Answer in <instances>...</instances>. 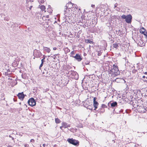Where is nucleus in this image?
<instances>
[{
	"mask_svg": "<svg viewBox=\"0 0 147 147\" xmlns=\"http://www.w3.org/2000/svg\"><path fill=\"white\" fill-rule=\"evenodd\" d=\"M110 73L112 74V76L115 77L120 74V71L118 69V67L115 65H113V68L110 70Z\"/></svg>",
	"mask_w": 147,
	"mask_h": 147,
	"instance_id": "f257e3e1",
	"label": "nucleus"
},
{
	"mask_svg": "<svg viewBox=\"0 0 147 147\" xmlns=\"http://www.w3.org/2000/svg\"><path fill=\"white\" fill-rule=\"evenodd\" d=\"M69 5H72V3L71 2H69L65 6L64 15L65 17H70V15H71V11H70V9L67 8L69 6Z\"/></svg>",
	"mask_w": 147,
	"mask_h": 147,
	"instance_id": "f03ea898",
	"label": "nucleus"
},
{
	"mask_svg": "<svg viewBox=\"0 0 147 147\" xmlns=\"http://www.w3.org/2000/svg\"><path fill=\"white\" fill-rule=\"evenodd\" d=\"M121 17L122 19H125V21L127 23L130 24L131 23L132 17L131 14H129L127 16L123 14Z\"/></svg>",
	"mask_w": 147,
	"mask_h": 147,
	"instance_id": "7ed1b4c3",
	"label": "nucleus"
},
{
	"mask_svg": "<svg viewBox=\"0 0 147 147\" xmlns=\"http://www.w3.org/2000/svg\"><path fill=\"white\" fill-rule=\"evenodd\" d=\"M33 55L35 57L39 58L42 56V54L40 51L35 49L34 51Z\"/></svg>",
	"mask_w": 147,
	"mask_h": 147,
	"instance_id": "20e7f679",
	"label": "nucleus"
},
{
	"mask_svg": "<svg viewBox=\"0 0 147 147\" xmlns=\"http://www.w3.org/2000/svg\"><path fill=\"white\" fill-rule=\"evenodd\" d=\"M28 102L29 105L32 107L35 105L36 104V101L33 98H30L28 100Z\"/></svg>",
	"mask_w": 147,
	"mask_h": 147,
	"instance_id": "39448f33",
	"label": "nucleus"
},
{
	"mask_svg": "<svg viewBox=\"0 0 147 147\" xmlns=\"http://www.w3.org/2000/svg\"><path fill=\"white\" fill-rule=\"evenodd\" d=\"M67 141L70 143L75 145H77L79 144L78 141L72 139H68L67 140Z\"/></svg>",
	"mask_w": 147,
	"mask_h": 147,
	"instance_id": "423d86ee",
	"label": "nucleus"
},
{
	"mask_svg": "<svg viewBox=\"0 0 147 147\" xmlns=\"http://www.w3.org/2000/svg\"><path fill=\"white\" fill-rule=\"evenodd\" d=\"M25 96H26V95H24L23 92L19 93L17 95V96L18 97V98L22 100H23Z\"/></svg>",
	"mask_w": 147,
	"mask_h": 147,
	"instance_id": "0eeeda50",
	"label": "nucleus"
},
{
	"mask_svg": "<svg viewBox=\"0 0 147 147\" xmlns=\"http://www.w3.org/2000/svg\"><path fill=\"white\" fill-rule=\"evenodd\" d=\"M74 6L71 8V12L72 13L74 14V13H76V10L78 8L77 7V6L76 5L73 4Z\"/></svg>",
	"mask_w": 147,
	"mask_h": 147,
	"instance_id": "6e6552de",
	"label": "nucleus"
},
{
	"mask_svg": "<svg viewBox=\"0 0 147 147\" xmlns=\"http://www.w3.org/2000/svg\"><path fill=\"white\" fill-rule=\"evenodd\" d=\"M74 58L78 61H81L82 59V57H81L80 55L78 54H76V55L74 56Z\"/></svg>",
	"mask_w": 147,
	"mask_h": 147,
	"instance_id": "1a4fd4ad",
	"label": "nucleus"
},
{
	"mask_svg": "<svg viewBox=\"0 0 147 147\" xmlns=\"http://www.w3.org/2000/svg\"><path fill=\"white\" fill-rule=\"evenodd\" d=\"M96 98L94 97L93 98V106L94 107V110H96V108H97V106L98 105V102L96 100Z\"/></svg>",
	"mask_w": 147,
	"mask_h": 147,
	"instance_id": "9d476101",
	"label": "nucleus"
},
{
	"mask_svg": "<svg viewBox=\"0 0 147 147\" xmlns=\"http://www.w3.org/2000/svg\"><path fill=\"white\" fill-rule=\"evenodd\" d=\"M124 81L123 79L121 78H117L113 80V82H119Z\"/></svg>",
	"mask_w": 147,
	"mask_h": 147,
	"instance_id": "9b49d317",
	"label": "nucleus"
},
{
	"mask_svg": "<svg viewBox=\"0 0 147 147\" xmlns=\"http://www.w3.org/2000/svg\"><path fill=\"white\" fill-rule=\"evenodd\" d=\"M111 106L112 107H115L117 106V103L116 102H113L112 103H111Z\"/></svg>",
	"mask_w": 147,
	"mask_h": 147,
	"instance_id": "f8f14e48",
	"label": "nucleus"
},
{
	"mask_svg": "<svg viewBox=\"0 0 147 147\" xmlns=\"http://www.w3.org/2000/svg\"><path fill=\"white\" fill-rule=\"evenodd\" d=\"M62 127L64 128H66L69 127V125H67V124L66 123L63 122L62 123Z\"/></svg>",
	"mask_w": 147,
	"mask_h": 147,
	"instance_id": "ddd939ff",
	"label": "nucleus"
},
{
	"mask_svg": "<svg viewBox=\"0 0 147 147\" xmlns=\"http://www.w3.org/2000/svg\"><path fill=\"white\" fill-rule=\"evenodd\" d=\"M44 50L45 51L48 53H49L50 51L51 50L49 48L47 47H44Z\"/></svg>",
	"mask_w": 147,
	"mask_h": 147,
	"instance_id": "4468645a",
	"label": "nucleus"
},
{
	"mask_svg": "<svg viewBox=\"0 0 147 147\" xmlns=\"http://www.w3.org/2000/svg\"><path fill=\"white\" fill-rule=\"evenodd\" d=\"M65 52L67 53L69 52L70 51V50L67 48L66 47L64 49Z\"/></svg>",
	"mask_w": 147,
	"mask_h": 147,
	"instance_id": "2eb2a0df",
	"label": "nucleus"
},
{
	"mask_svg": "<svg viewBox=\"0 0 147 147\" xmlns=\"http://www.w3.org/2000/svg\"><path fill=\"white\" fill-rule=\"evenodd\" d=\"M40 8L42 11H44L45 9V6L43 5H41L40 7Z\"/></svg>",
	"mask_w": 147,
	"mask_h": 147,
	"instance_id": "dca6fc26",
	"label": "nucleus"
},
{
	"mask_svg": "<svg viewBox=\"0 0 147 147\" xmlns=\"http://www.w3.org/2000/svg\"><path fill=\"white\" fill-rule=\"evenodd\" d=\"M55 121L57 123H59L61 122V121L58 118L55 119Z\"/></svg>",
	"mask_w": 147,
	"mask_h": 147,
	"instance_id": "f3484780",
	"label": "nucleus"
},
{
	"mask_svg": "<svg viewBox=\"0 0 147 147\" xmlns=\"http://www.w3.org/2000/svg\"><path fill=\"white\" fill-rule=\"evenodd\" d=\"M74 51H71L70 53V57L74 58Z\"/></svg>",
	"mask_w": 147,
	"mask_h": 147,
	"instance_id": "a211bd4d",
	"label": "nucleus"
},
{
	"mask_svg": "<svg viewBox=\"0 0 147 147\" xmlns=\"http://www.w3.org/2000/svg\"><path fill=\"white\" fill-rule=\"evenodd\" d=\"M113 47L117 48L118 47V45L117 43H115L113 44Z\"/></svg>",
	"mask_w": 147,
	"mask_h": 147,
	"instance_id": "6ab92c4d",
	"label": "nucleus"
},
{
	"mask_svg": "<svg viewBox=\"0 0 147 147\" xmlns=\"http://www.w3.org/2000/svg\"><path fill=\"white\" fill-rule=\"evenodd\" d=\"M143 31H146V30L143 28H142L140 29V32H141V33L143 32Z\"/></svg>",
	"mask_w": 147,
	"mask_h": 147,
	"instance_id": "aec40b11",
	"label": "nucleus"
},
{
	"mask_svg": "<svg viewBox=\"0 0 147 147\" xmlns=\"http://www.w3.org/2000/svg\"><path fill=\"white\" fill-rule=\"evenodd\" d=\"M142 34H144L145 36L146 37H147V33L146 32V31H143V32H142L141 33Z\"/></svg>",
	"mask_w": 147,
	"mask_h": 147,
	"instance_id": "412c9836",
	"label": "nucleus"
},
{
	"mask_svg": "<svg viewBox=\"0 0 147 147\" xmlns=\"http://www.w3.org/2000/svg\"><path fill=\"white\" fill-rule=\"evenodd\" d=\"M142 110L141 111V113H144L146 112V110L145 108H142Z\"/></svg>",
	"mask_w": 147,
	"mask_h": 147,
	"instance_id": "4be33fe9",
	"label": "nucleus"
},
{
	"mask_svg": "<svg viewBox=\"0 0 147 147\" xmlns=\"http://www.w3.org/2000/svg\"><path fill=\"white\" fill-rule=\"evenodd\" d=\"M73 4H74L72 3V5H69V7H68L67 8L69 9H71V8L70 7H73L74 6Z\"/></svg>",
	"mask_w": 147,
	"mask_h": 147,
	"instance_id": "5701e85b",
	"label": "nucleus"
},
{
	"mask_svg": "<svg viewBox=\"0 0 147 147\" xmlns=\"http://www.w3.org/2000/svg\"><path fill=\"white\" fill-rule=\"evenodd\" d=\"M35 141L33 139H32L30 140V142L31 143V144L33 143Z\"/></svg>",
	"mask_w": 147,
	"mask_h": 147,
	"instance_id": "b1692460",
	"label": "nucleus"
},
{
	"mask_svg": "<svg viewBox=\"0 0 147 147\" xmlns=\"http://www.w3.org/2000/svg\"><path fill=\"white\" fill-rule=\"evenodd\" d=\"M101 107L102 108H105V107H107V106L105 105L104 104H102V107Z\"/></svg>",
	"mask_w": 147,
	"mask_h": 147,
	"instance_id": "393cba45",
	"label": "nucleus"
},
{
	"mask_svg": "<svg viewBox=\"0 0 147 147\" xmlns=\"http://www.w3.org/2000/svg\"><path fill=\"white\" fill-rule=\"evenodd\" d=\"M43 17L45 18H49V15H46L45 16H44Z\"/></svg>",
	"mask_w": 147,
	"mask_h": 147,
	"instance_id": "a878e982",
	"label": "nucleus"
},
{
	"mask_svg": "<svg viewBox=\"0 0 147 147\" xmlns=\"http://www.w3.org/2000/svg\"><path fill=\"white\" fill-rule=\"evenodd\" d=\"M43 64V63H41L40 64V66H39V69H40V67H42V66Z\"/></svg>",
	"mask_w": 147,
	"mask_h": 147,
	"instance_id": "bb28decb",
	"label": "nucleus"
},
{
	"mask_svg": "<svg viewBox=\"0 0 147 147\" xmlns=\"http://www.w3.org/2000/svg\"><path fill=\"white\" fill-rule=\"evenodd\" d=\"M45 73H46L47 74L48 73L47 72V71L45 69V71L44 72H43V74H44Z\"/></svg>",
	"mask_w": 147,
	"mask_h": 147,
	"instance_id": "cd10ccee",
	"label": "nucleus"
},
{
	"mask_svg": "<svg viewBox=\"0 0 147 147\" xmlns=\"http://www.w3.org/2000/svg\"><path fill=\"white\" fill-rule=\"evenodd\" d=\"M101 52H98V56H100L101 55Z\"/></svg>",
	"mask_w": 147,
	"mask_h": 147,
	"instance_id": "c85d7f7f",
	"label": "nucleus"
},
{
	"mask_svg": "<svg viewBox=\"0 0 147 147\" xmlns=\"http://www.w3.org/2000/svg\"><path fill=\"white\" fill-rule=\"evenodd\" d=\"M44 60L45 59H41V63H43L45 62V61Z\"/></svg>",
	"mask_w": 147,
	"mask_h": 147,
	"instance_id": "c756f323",
	"label": "nucleus"
},
{
	"mask_svg": "<svg viewBox=\"0 0 147 147\" xmlns=\"http://www.w3.org/2000/svg\"><path fill=\"white\" fill-rule=\"evenodd\" d=\"M142 78L143 79H145L146 78L147 79V76H142Z\"/></svg>",
	"mask_w": 147,
	"mask_h": 147,
	"instance_id": "7c9ffc66",
	"label": "nucleus"
},
{
	"mask_svg": "<svg viewBox=\"0 0 147 147\" xmlns=\"http://www.w3.org/2000/svg\"><path fill=\"white\" fill-rule=\"evenodd\" d=\"M24 146L25 147H28L29 146V145L27 144H25Z\"/></svg>",
	"mask_w": 147,
	"mask_h": 147,
	"instance_id": "2f4dec72",
	"label": "nucleus"
},
{
	"mask_svg": "<svg viewBox=\"0 0 147 147\" xmlns=\"http://www.w3.org/2000/svg\"><path fill=\"white\" fill-rule=\"evenodd\" d=\"M117 3H116L115 5H114V8H115V7H117Z\"/></svg>",
	"mask_w": 147,
	"mask_h": 147,
	"instance_id": "473e14b6",
	"label": "nucleus"
},
{
	"mask_svg": "<svg viewBox=\"0 0 147 147\" xmlns=\"http://www.w3.org/2000/svg\"><path fill=\"white\" fill-rule=\"evenodd\" d=\"M89 62H88V61H87V62H86V63H85V64H86V65L88 64H89Z\"/></svg>",
	"mask_w": 147,
	"mask_h": 147,
	"instance_id": "72a5a7b5",
	"label": "nucleus"
},
{
	"mask_svg": "<svg viewBox=\"0 0 147 147\" xmlns=\"http://www.w3.org/2000/svg\"><path fill=\"white\" fill-rule=\"evenodd\" d=\"M57 48L56 47H54L53 48V49L54 50H55L57 49Z\"/></svg>",
	"mask_w": 147,
	"mask_h": 147,
	"instance_id": "f704fd0d",
	"label": "nucleus"
},
{
	"mask_svg": "<svg viewBox=\"0 0 147 147\" xmlns=\"http://www.w3.org/2000/svg\"><path fill=\"white\" fill-rule=\"evenodd\" d=\"M32 7V6H31L29 7V9L30 10H31V8Z\"/></svg>",
	"mask_w": 147,
	"mask_h": 147,
	"instance_id": "c9c22d12",
	"label": "nucleus"
},
{
	"mask_svg": "<svg viewBox=\"0 0 147 147\" xmlns=\"http://www.w3.org/2000/svg\"><path fill=\"white\" fill-rule=\"evenodd\" d=\"M43 58L42 59H45V55H44L43 56Z\"/></svg>",
	"mask_w": 147,
	"mask_h": 147,
	"instance_id": "e433bc0d",
	"label": "nucleus"
},
{
	"mask_svg": "<svg viewBox=\"0 0 147 147\" xmlns=\"http://www.w3.org/2000/svg\"><path fill=\"white\" fill-rule=\"evenodd\" d=\"M143 81L144 82H147V80H146L144 79Z\"/></svg>",
	"mask_w": 147,
	"mask_h": 147,
	"instance_id": "4c0bfd02",
	"label": "nucleus"
},
{
	"mask_svg": "<svg viewBox=\"0 0 147 147\" xmlns=\"http://www.w3.org/2000/svg\"><path fill=\"white\" fill-rule=\"evenodd\" d=\"M62 127V126H61L60 127V128L61 129H62V127Z\"/></svg>",
	"mask_w": 147,
	"mask_h": 147,
	"instance_id": "58836bf2",
	"label": "nucleus"
},
{
	"mask_svg": "<svg viewBox=\"0 0 147 147\" xmlns=\"http://www.w3.org/2000/svg\"><path fill=\"white\" fill-rule=\"evenodd\" d=\"M9 137L11 138H12V140H13L14 138H13L12 137L10 136H9Z\"/></svg>",
	"mask_w": 147,
	"mask_h": 147,
	"instance_id": "ea45409f",
	"label": "nucleus"
},
{
	"mask_svg": "<svg viewBox=\"0 0 147 147\" xmlns=\"http://www.w3.org/2000/svg\"><path fill=\"white\" fill-rule=\"evenodd\" d=\"M88 42L89 43H90V42H91L90 40H88Z\"/></svg>",
	"mask_w": 147,
	"mask_h": 147,
	"instance_id": "a19ab883",
	"label": "nucleus"
},
{
	"mask_svg": "<svg viewBox=\"0 0 147 147\" xmlns=\"http://www.w3.org/2000/svg\"><path fill=\"white\" fill-rule=\"evenodd\" d=\"M94 6V5H92V7H93Z\"/></svg>",
	"mask_w": 147,
	"mask_h": 147,
	"instance_id": "79ce46f5",
	"label": "nucleus"
},
{
	"mask_svg": "<svg viewBox=\"0 0 147 147\" xmlns=\"http://www.w3.org/2000/svg\"><path fill=\"white\" fill-rule=\"evenodd\" d=\"M112 141L113 142V143H115V140H113Z\"/></svg>",
	"mask_w": 147,
	"mask_h": 147,
	"instance_id": "37998d69",
	"label": "nucleus"
},
{
	"mask_svg": "<svg viewBox=\"0 0 147 147\" xmlns=\"http://www.w3.org/2000/svg\"><path fill=\"white\" fill-rule=\"evenodd\" d=\"M88 109L90 110H92V108L91 109L90 107L88 108Z\"/></svg>",
	"mask_w": 147,
	"mask_h": 147,
	"instance_id": "c03bdc74",
	"label": "nucleus"
},
{
	"mask_svg": "<svg viewBox=\"0 0 147 147\" xmlns=\"http://www.w3.org/2000/svg\"><path fill=\"white\" fill-rule=\"evenodd\" d=\"M7 147H12L11 146H9Z\"/></svg>",
	"mask_w": 147,
	"mask_h": 147,
	"instance_id": "a18cd8bd",
	"label": "nucleus"
},
{
	"mask_svg": "<svg viewBox=\"0 0 147 147\" xmlns=\"http://www.w3.org/2000/svg\"><path fill=\"white\" fill-rule=\"evenodd\" d=\"M56 55H57V54H55V55H54V56H56Z\"/></svg>",
	"mask_w": 147,
	"mask_h": 147,
	"instance_id": "49530a36",
	"label": "nucleus"
},
{
	"mask_svg": "<svg viewBox=\"0 0 147 147\" xmlns=\"http://www.w3.org/2000/svg\"><path fill=\"white\" fill-rule=\"evenodd\" d=\"M144 45V43H142V45Z\"/></svg>",
	"mask_w": 147,
	"mask_h": 147,
	"instance_id": "de8ad7c7",
	"label": "nucleus"
},
{
	"mask_svg": "<svg viewBox=\"0 0 147 147\" xmlns=\"http://www.w3.org/2000/svg\"><path fill=\"white\" fill-rule=\"evenodd\" d=\"M13 100H14V101H16V100H14V99H13Z\"/></svg>",
	"mask_w": 147,
	"mask_h": 147,
	"instance_id": "09e8293b",
	"label": "nucleus"
},
{
	"mask_svg": "<svg viewBox=\"0 0 147 147\" xmlns=\"http://www.w3.org/2000/svg\"><path fill=\"white\" fill-rule=\"evenodd\" d=\"M110 103V102L109 103H108V105H109V103Z\"/></svg>",
	"mask_w": 147,
	"mask_h": 147,
	"instance_id": "8fccbe9b",
	"label": "nucleus"
},
{
	"mask_svg": "<svg viewBox=\"0 0 147 147\" xmlns=\"http://www.w3.org/2000/svg\"><path fill=\"white\" fill-rule=\"evenodd\" d=\"M78 75H77V78H78Z\"/></svg>",
	"mask_w": 147,
	"mask_h": 147,
	"instance_id": "3c124183",
	"label": "nucleus"
},
{
	"mask_svg": "<svg viewBox=\"0 0 147 147\" xmlns=\"http://www.w3.org/2000/svg\"><path fill=\"white\" fill-rule=\"evenodd\" d=\"M19 104L20 105V104H21V102H20V103H19Z\"/></svg>",
	"mask_w": 147,
	"mask_h": 147,
	"instance_id": "603ef678",
	"label": "nucleus"
},
{
	"mask_svg": "<svg viewBox=\"0 0 147 147\" xmlns=\"http://www.w3.org/2000/svg\"><path fill=\"white\" fill-rule=\"evenodd\" d=\"M74 74H76V73L74 72Z\"/></svg>",
	"mask_w": 147,
	"mask_h": 147,
	"instance_id": "864d4df0",
	"label": "nucleus"
},
{
	"mask_svg": "<svg viewBox=\"0 0 147 147\" xmlns=\"http://www.w3.org/2000/svg\"><path fill=\"white\" fill-rule=\"evenodd\" d=\"M43 146H45L44 144H43Z\"/></svg>",
	"mask_w": 147,
	"mask_h": 147,
	"instance_id": "5fc2aeb1",
	"label": "nucleus"
},
{
	"mask_svg": "<svg viewBox=\"0 0 147 147\" xmlns=\"http://www.w3.org/2000/svg\"><path fill=\"white\" fill-rule=\"evenodd\" d=\"M43 146H45L44 144H43Z\"/></svg>",
	"mask_w": 147,
	"mask_h": 147,
	"instance_id": "6e6d98bb",
	"label": "nucleus"
}]
</instances>
